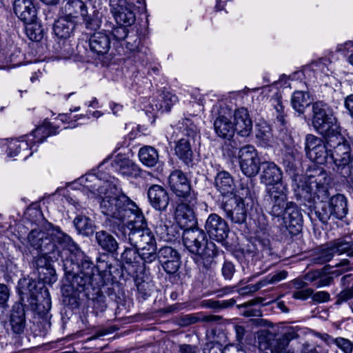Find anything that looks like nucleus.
<instances>
[{"label":"nucleus","instance_id":"nucleus-1","mask_svg":"<svg viewBox=\"0 0 353 353\" xmlns=\"http://www.w3.org/2000/svg\"><path fill=\"white\" fill-rule=\"evenodd\" d=\"M330 179L325 170L316 174L308 176L294 174L292 187L297 201L306 204L314 205L327 202L330 198L328 190Z\"/></svg>","mask_w":353,"mask_h":353},{"label":"nucleus","instance_id":"nucleus-2","mask_svg":"<svg viewBox=\"0 0 353 353\" xmlns=\"http://www.w3.org/2000/svg\"><path fill=\"white\" fill-rule=\"evenodd\" d=\"M101 212L108 216L123 221L131 214H138L137 205L117 188L108 182L97 190Z\"/></svg>","mask_w":353,"mask_h":353},{"label":"nucleus","instance_id":"nucleus-3","mask_svg":"<svg viewBox=\"0 0 353 353\" xmlns=\"http://www.w3.org/2000/svg\"><path fill=\"white\" fill-rule=\"evenodd\" d=\"M18 292L20 301L28 307L38 316L47 319L48 314L51 308V299L48 289L42 285L38 286L34 280L23 279L18 284Z\"/></svg>","mask_w":353,"mask_h":353},{"label":"nucleus","instance_id":"nucleus-4","mask_svg":"<svg viewBox=\"0 0 353 353\" xmlns=\"http://www.w3.org/2000/svg\"><path fill=\"white\" fill-rule=\"evenodd\" d=\"M183 241L185 248L199 256L197 263L206 270L210 268L216 254V245L209 241L205 232L198 228H185L183 232Z\"/></svg>","mask_w":353,"mask_h":353},{"label":"nucleus","instance_id":"nucleus-5","mask_svg":"<svg viewBox=\"0 0 353 353\" xmlns=\"http://www.w3.org/2000/svg\"><path fill=\"white\" fill-rule=\"evenodd\" d=\"M134 216L137 219L130 221L127 225L119 223L117 231L114 230L116 235L125 238L139 250L156 243L154 234L142 221L143 216L138 213Z\"/></svg>","mask_w":353,"mask_h":353},{"label":"nucleus","instance_id":"nucleus-6","mask_svg":"<svg viewBox=\"0 0 353 353\" xmlns=\"http://www.w3.org/2000/svg\"><path fill=\"white\" fill-rule=\"evenodd\" d=\"M325 141L330 148V159L334 163L333 170L344 178L349 176L352 155L348 141L341 132L325 139Z\"/></svg>","mask_w":353,"mask_h":353},{"label":"nucleus","instance_id":"nucleus-7","mask_svg":"<svg viewBox=\"0 0 353 353\" xmlns=\"http://www.w3.org/2000/svg\"><path fill=\"white\" fill-rule=\"evenodd\" d=\"M312 126L325 139L341 132L337 119L329 105L323 101H316L312 103Z\"/></svg>","mask_w":353,"mask_h":353},{"label":"nucleus","instance_id":"nucleus-8","mask_svg":"<svg viewBox=\"0 0 353 353\" xmlns=\"http://www.w3.org/2000/svg\"><path fill=\"white\" fill-rule=\"evenodd\" d=\"M328 204L326 202L320 206H315V214L323 223H327L332 216L337 219H343L348 212L347 199L344 195L337 194L329 198Z\"/></svg>","mask_w":353,"mask_h":353},{"label":"nucleus","instance_id":"nucleus-9","mask_svg":"<svg viewBox=\"0 0 353 353\" xmlns=\"http://www.w3.org/2000/svg\"><path fill=\"white\" fill-rule=\"evenodd\" d=\"M288 203V188L285 185L266 188L263 205L271 215L276 217L283 215Z\"/></svg>","mask_w":353,"mask_h":353},{"label":"nucleus","instance_id":"nucleus-10","mask_svg":"<svg viewBox=\"0 0 353 353\" xmlns=\"http://www.w3.org/2000/svg\"><path fill=\"white\" fill-rule=\"evenodd\" d=\"M77 261H79L80 267L77 275L71 280V288L76 291H82L87 285H92L99 275L95 274L97 271L93 263L85 256L82 252V256L75 254Z\"/></svg>","mask_w":353,"mask_h":353},{"label":"nucleus","instance_id":"nucleus-11","mask_svg":"<svg viewBox=\"0 0 353 353\" xmlns=\"http://www.w3.org/2000/svg\"><path fill=\"white\" fill-rule=\"evenodd\" d=\"M58 247L52 250L40 252V255L35 257L34 263L37 268L39 278L46 283H53L57 281L56 272L52 263L59 256Z\"/></svg>","mask_w":353,"mask_h":353},{"label":"nucleus","instance_id":"nucleus-12","mask_svg":"<svg viewBox=\"0 0 353 353\" xmlns=\"http://www.w3.org/2000/svg\"><path fill=\"white\" fill-rule=\"evenodd\" d=\"M240 168L248 177L256 176L260 170L261 161L255 148L251 145L242 147L239 152Z\"/></svg>","mask_w":353,"mask_h":353},{"label":"nucleus","instance_id":"nucleus-13","mask_svg":"<svg viewBox=\"0 0 353 353\" xmlns=\"http://www.w3.org/2000/svg\"><path fill=\"white\" fill-rule=\"evenodd\" d=\"M323 139L313 134H308L305 139V152L307 157L318 164H324L330 158V149Z\"/></svg>","mask_w":353,"mask_h":353},{"label":"nucleus","instance_id":"nucleus-14","mask_svg":"<svg viewBox=\"0 0 353 353\" xmlns=\"http://www.w3.org/2000/svg\"><path fill=\"white\" fill-rule=\"evenodd\" d=\"M226 217L234 223H244L247 217L245 203L241 196L234 195L226 199L222 205Z\"/></svg>","mask_w":353,"mask_h":353},{"label":"nucleus","instance_id":"nucleus-15","mask_svg":"<svg viewBox=\"0 0 353 353\" xmlns=\"http://www.w3.org/2000/svg\"><path fill=\"white\" fill-rule=\"evenodd\" d=\"M60 13L75 22L79 18H82L84 21L90 26L92 25V22H95V20L90 21L87 6L82 0H63L61 3Z\"/></svg>","mask_w":353,"mask_h":353},{"label":"nucleus","instance_id":"nucleus-16","mask_svg":"<svg viewBox=\"0 0 353 353\" xmlns=\"http://www.w3.org/2000/svg\"><path fill=\"white\" fill-rule=\"evenodd\" d=\"M204 228L209 236L219 242L224 241L230 231L227 222L214 213L208 216Z\"/></svg>","mask_w":353,"mask_h":353},{"label":"nucleus","instance_id":"nucleus-17","mask_svg":"<svg viewBox=\"0 0 353 353\" xmlns=\"http://www.w3.org/2000/svg\"><path fill=\"white\" fill-rule=\"evenodd\" d=\"M111 12L118 23L130 26L135 21L134 5L126 0H110Z\"/></svg>","mask_w":353,"mask_h":353},{"label":"nucleus","instance_id":"nucleus-18","mask_svg":"<svg viewBox=\"0 0 353 353\" xmlns=\"http://www.w3.org/2000/svg\"><path fill=\"white\" fill-rule=\"evenodd\" d=\"M168 184L171 190L176 196L185 199L191 197L190 181L185 175L180 170L172 171L168 178Z\"/></svg>","mask_w":353,"mask_h":353},{"label":"nucleus","instance_id":"nucleus-19","mask_svg":"<svg viewBox=\"0 0 353 353\" xmlns=\"http://www.w3.org/2000/svg\"><path fill=\"white\" fill-rule=\"evenodd\" d=\"M180 254L171 246L161 247L158 251V259L163 270L169 274L176 273L180 266Z\"/></svg>","mask_w":353,"mask_h":353},{"label":"nucleus","instance_id":"nucleus-20","mask_svg":"<svg viewBox=\"0 0 353 353\" xmlns=\"http://www.w3.org/2000/svg\"><path fill=\"white\" fill-rule=\"evenodd\" d=\"M194 199L191 196L183 199L176 208L175 219L183 228L192 227L195 222L193 210Z\"/></svg>","mask_w":353,"mask_h":353},{"label":"nucleus","instance_id":"nucleus-21","mask_svg":"<svg viewBox=\"0 0 353 353\" xmlns=\"http://www.w3.org/2000/svg\"><path fill=\"white\" fill-rule=\"evenodd\" d=\"M11 334L20 337L24 334L26 328L25 307L20 303H15L12 309L9 320Z\"/></svg>","mask_w":353,"mask_h":353},{"label":"nucleus","instance_id":"nucleus-22","mask_svg":"<svg viewBox=\"0 0 353 353\" xmlns=\"http://www.w3.org/2000/svg\"><path fill=\"white\" fill-rule=\"evenodd\" d=\"M261 182L268 187L283 185L282 184L283 172L274 163L265 161L262 163Z\"/></svg>","mask_w":353,"mask_h":353},{"label":"nucleus","instance_id":"nucleus-23","mask_svg":"<svg viewBox=\"0 0 353 353\" xmlns=\"http://www.w3.org/2000/svg\"><path fill=\"white\" fill-rule=\"evenodd\" d=\"M282 216L285 227L290 230H290L291 232H299L301 230L303 216L301 210L296 203L291 201L288 203Z\"/></svg>","mask_w":353,"mask_h":353},{"label":"nucleus","instance_id":"nucleus-24","mask_svg":"<svg viewBox=\"0 0 353 353\" xmlns=\"http://www.w3.org/2000/svg\"><path fill=\"white\" fill-rule=\"evenodd\" d=\"M150 205L157 210L165 211L170 202L167 190L161 185H153L148 191Z\"/></svg>","mask_w":353,"mask_h":353},{"label":"nucleus","instance_id":"nucleus-25","mask_svg":"<svg viewBox=\"0 0 353 353\" xmlns=\"http://www.w3.org/2000/svg\"><path fill=\"white\" fill-rule=\"evenodd\" d=\"M28 241L32 248L39 252L57 248V245L51 241L50 233L47 234L41 230H32L28 236Z\"/></svg>","mask_w":353,"mask_h":353},{"label":"nucleus","instance_id":"nucleus-26","mask_svg":"<svg viewBox=\"0 0 353 353\" xmlns=\"http://www.w3.org/2000/svg\"><path fill=\"white\" fill-rule=\"evenodd\" d=\"M13 9L15 14L24 23L34 22L37 17V9L33 0H14Z\"/></svg>","mask_w":353,"mask_h":353},{"label":"nucleus","instance_id":"nucleus-27","mask_svg":"<svg viewBox=\"0 0 353 353\" xmlns=\"http://www.w3.org/2000/svg\"><path fill=\"white\" fill-rule=\"evenodd\" d=\"M234 131L241 137H248L252 130V121L247 109L239 108L234 113Z\"/></svg>","mask_w":353,"mask_h":353},{"label":"nucleus","instance_id":"nucleus-28","mask_svg":"<svg viewBox=\"0 0 353 353\" xmlns=\"http://www.w3.org/2000/svg\"><path fill=\"white\" fill-rule=\"evenodd\" d=\"M51 241L56 245L63 250H68L70 253L77 254L79 256H82V251L78 245L72 241L71 237L63 232L59 228H52L50 232Z\"/></svg>","mask_w":353,"mask_h":353},{"label":"nucleus","instance_id":"nucleus-29","mask_svg":"<svg viewBox=\"0 0 353 353\" xmlns=\"http://www.w3.org/2000/svg\"><path fill=\"white\" fill-rule=\"evenodd\" d=\"M89 46L90 50L97 56L106 54L110 49V39L105 32H94L90 37Z\"/></svg>","mask_w":353,"mask_h":353},{"label":"nucleus","instance_id":"nucleus-30","mask_svg":"<svg viewBox=\"0 0 353 353\" xmlns=\"http://www.w3.org/2000/svg\"><path fill=\"white\" fill-rule=\"evenodd\" d=\"M121 261L123 263L124 268L129 272L130 274H134L138 272L140 267V253L136 248H127L122 252Z\"/></svg>","mask_w":353,"mask_h":353},{"label":"nucleus","instance_id":"nucleus-31","mask_svg":"<svg viewBox=\"0 0 353 353\" xmlns=\"http://www.w3.org/2000/svg\"><path fill=\"white\" fill-rule=\"evenodd\" d=\"M214 186L223 195L232 194L235 183L232 175L226 171L219 172L214 179Z\"/></svg>","mask_w":353,"mask_h":353},{"label":"nucleus","instance_id":"nucleus-32","mask_svg":"<svg viewBox=\"0 0 353 353\" xmlns=\"http://www.w3.org/2000/svg\"><path fill=\"white\" fill-rule=\"evenodd\" d=\"M75 23L73 20L61 14L54 23L53 31L54 34L60 39H68L74 30Z\"/></svg>","mask_w":353,"mask_h":353},{"label":"nucleus","instance_id":"nucleus-33","mask_svg":"<svg viewBox=\"0 0 353 353\" xmlns=\"http://www.w3.org/2000/svg\"><path fill=\"white\" fill-rule=\"evenodd\" d=\"M216 134L223 139H230L234 133V128L230 119L225 115H219L214 121Z\"/></svg>","mask_w":353,"mask_h":353},{"label":"nucleus","instance_id":"nucleus-34","mask_svg":"<svg viewBox=\"0 0 353 353\" xmlns=\"http://www.w3.org/2000/svg\"><path fill=\"white\" fill-rule=\"evenodd\" d=\"M116 171L123 175H132L136 174L137 166L129 159L117 155L112 163Z\"/></svg>","mask_w":353,"mask_h":353},{"label":"nucleus","instance_id":"nucleus-35","mask_svg":"<svg viewBox=\"0 0 353 353\" xmlns=\"http://www.w3.org/2000/svg\"><path fill=\"white\" fill-rule=\"evenodd\" d=\"M175 153L185 165L189 166L192 163L193 152L189 140L181 139L175 146Z\"/></svg>","mask_w":353,"mask_h":353},{"label":"nucleus","instance_id":"nucleus-36","mask_svg":"<svg viewBox=\"0 0 353 353\" xmlns=\"http://www.w3.org/2000/svg\"><path fill=\"white\" fill-rule=\"evenodd\" d=\"M95 238L99 245H100L103 250L108 252H114L117 251L119 248L116 239L104 230L97 232Z\"/></svg>","mask_w":353,"mask_h":353},{"label":"nucleus","instance_id":"nucleus-37","mask_svg":"<svg viewBox=\"0 0 353 353\" xmlns=\"http://www.w3.org/2000/svg\"><path fill=\"white\" fill-rule=\"evenodd\" d=\"M139 157L142 163L148 167H153L159 161V153L152 146L145 145L141 148Z\"/></svg>","mask_w":353,"mask_h":353},{"label":"nucleus","instance_id":"nucleus-38","mask_svg":"<svg viewBox=\"0 0 353 353\" xmlns=\"http://www.w3.org/2000/svg\"><path fill=\"white\" fill-rule=\"evenodd\" d=\"M178 101V97L170 92H163L161 95L160 102L152 104V110L163 112L170 110L172 106Z\"/></svg>","mask_w":353,"mask_h":353},{"label":"nucleus","instance_id":"nucleus-39","mask_svg":"<svg viewBox=\"0 0 353 353\" xmlns=\"http://www.w3.org/2000/svg\"><path fill=\"white\" fill-rule=\"evenodd\" d=\"M334 254L341 255L347 254L350 257H353V242L347 241L345 238H339L330 242Z\"/></svg>","mask_w":353,"mask_h":353},{"label":"nucleus","instance_id":"nucleus-40","mask_svg":"<svg viewBox=\"0 0 353 353\" xmlns=\"http://www.w3.org/2000/svg\"><path fill=\"white\" fill-rule=\"evenodd\" d=\"M75 255V253H70V256L63 261V266L65 274L70 283L72 279H73V276L77 275V273L80 267L79 261H77ZM65 288H71V285L69 286H65Z\"/></svg>","mask_w":353,"mask_h":353},{"label":"nucleus","instance_id":"nucleus-41","mask_svg":"<svg viewBox=\"0 0 353 353\" xmlns=\"http://www.w3.org/2000/svg\"><path fill=\"white\" fill-rule=\"evenodd\" d=\"M309 103V95L307 93L303 91H296L293 93L291 104L293 109L299 114L304 112L305 108Z\"/></svg>","mask_w":353,"mask_h":353},{"label":"nucleus","instance_id":"nucleus-42","mask_svg":"<svg viewBox=\"0 0 353 353\" xmlns=\"http://www.w3.org/2000/svg\"><path fill=\"white\" fill-rule=\"evenodd\" d=\"M74 224L79 233L84 236H89L94 232L93 223L85 216H77Z\"/></svg>","mask_w":353,"mask_h":353},{"label":"nucleus","instance_id":"nucleus-43","mask_svg":"<svg viewBox=\"0 0 353 353\" xmlns=\"http://www.w3.org/2000/svg\"><path fill=\"white\" fill-rule=\"evenodd\" d=\"M316 253L312 258V261L319 265L330 261L335 255L330 245L327 243L315 252Z\"/></svg>","mask_w":353,"mask_h":353},{"label":"nucleus","instance_id":"nucleus-44","mask_svg":"<svg viewBox=\"0 0 353 353\" xmlns=\"http://www.w3.org/2000/svg\"><path fill=\"white\" fill-rule=\"evenodd\" d=\"M298 334L293 327H290L278 340V347L272 350V353H285V347L290 341L297 338Z\"/></svg>","mask_w":353,"mask_h":353},{"label":"nucleus","instance_id":"nucleus-45","mask_svg":"<svg viewBox=\"0 0 353 353\" xmlns=\"http://www.w3.org/2000/svg\"><path fill=\"white\" fill-rule=\"evenodd\" d=\"M28 150L29 145L26 141L12 139L8 143L7 154L9 157H14L22 152L26 158L27 156L26 152Z\"/></svg>","mask_w":353,"mask_h":353},{"label":"nucleus","instance_id":"nucleus-46","mask_svg":"<svg viewBox=\"0 0 353 353\" xmlns=\"http://www.w3.org/2000/svg\"><path fill=\"white\" fill-rule=\"evenodd\" d=\"M221 316L216 315L188 314L183 317V322L186 325L194 324L197 322H211L219 321Z\"/></svg>","mask_w":353,"mask_h":353},{"label":"nucleus","instance_id":"nucleus-47","mask_svg":"<svg viewBox=\"0 0 353 353\" xmlns=\"http://www.w3.org/2000/svg\"><path fill=\"white\" fill-rule=\"evenodd\" d=\"M140 261L143 263H150L158 259V252H157V243H153L146 248L140 249Z\"/></svg>","mask_w":353,"mask_h":353},{"label":"nucleus","instance_id":"nucleus-48","mask_svg":"<svg viewBox=\"0 0 353 353\" xmlns=\"http://www.w3.org/2000/svg\"><path fill=\"white\" fill-rule=\"evenodd\" d=\"M171 227L172 221L167 220L165 215L162 216L161 221L156 227V232L161 239H164L165 241H169L171 239V236H170Z\"/></svg>","mask_w":353,"mask_h":353},{"label":"nucleus","instance_id":"nucleus-49","mask_svg":"<svg viewBox=\"0 0 353 353\" xmlns=\"http://www.w3.org/2000/svg\"><path fill=\"white\" fill-rule=\"evenodd\" d=\"M26 30L28 37L33 41H40L43 38V30L40 26L33 22L27 23Z\"/></svg>","mask_w":353,"mask_h":353},{"label":"nucleus","instance_id":"nucleus-50","mask_svg":"<svg viewBox=\"0 0 353 353\" xmlns=\"http://www.w3.org/2000/svg\"><path fill=\"white\" fill-rule=\"evenodd\" d=\"M55 50L59 57L64 59L70 58L74 53V49L72 48L70 43L65 41V39L57 43V47L55 48Z\"/></svg>","mask_w":353,"mask_h":353},{"label":"nucleus","instance_id":"nucleus-51","mask_svg":"<svg viewBox=\"0 0 353 353\" xmlns=\"http://www.w3.org/2000/svg\"><path fill=\"white\" fill-rule=\"evenodd\" d=\"M256 137L264 144L270 143L272 139V133L270 127L267 124L259 125L256 130Z\"/></svg>","mask_w":353,"mask_h":353},{"label":"nucleus","instance_id":"nucleus-52","mask_svg":"<svg viewBox=\"0 0 353 353\" xmlns=\"http://www.w3.org/2000/svg\"><path fill=\"white\" fill-rule=\"evenodd\" d=\"M236 303L234 299H231L226 301H214L208 300L204 303V305L208 308L213 309L214 310H219L223 308H227L233 306Z\"/></svg>","mask_w":353,"mask_h":353},{"label":"nucleus","instance_id":"nucleus-53","mask_svg":"<svg viewBox=\"0 0 353 353\" xmlns=\"http://www.w3.org/2000/svg\"><path fill=\"white\" fill-rule=\"evenodd\" d=\"M333 343L344 353H352L353 343L347 339L337 337L333 339Z\"/></svg>","mask_w":353,"mask_h":353},{"label":"nucleus","instance_id":"nucleus-54","mask_svg":"<svg viewBox=\"0 0 353 353\" xmlns=\"http://www.w3.org/2000/svg\"><path fill=\"white\" fill-rule=\"evenodd\" d=\"M274 108L277 112L276 121L282 127L281 130H284L286 124V121L285 120L284 107L279 98L276 99Z\"/></svg>","mask_w":353,"mask_h":353},{"label":"nucleus","instance_id":"nucleus-55","mask_svg":"<svg viewBox=\"0 0 353 353\" xmlns=\"http://www.w3.org/2000/svg\"><path fill=\"white\" fill-rule=\"evenodd\" d=\"M352 299H353V285L344 289L336 295L335 304L341 305Z\"/></svg>","mask_w":353,"mask_h":353},{"label":"nucleus","instance_id":"nucleus-56","mask_svg":"<svg viewBox=\"0 0 353 353\" xmlns=\"http://www.w3.org/2000/svg\"><path fill=\"white\" fill-rule=\"evenodd\" d=\"M125 26H118L112 30V35L115 39L120 41L130 39V37L128 36V30Z\"/></svg>","mask_w":353,"mask_h":353},{"label":"nucleus","instance_id":"nucleus-57","mask_svg":"<svg viewBox=\"0 0 353 353\" xmlns=\"http://www.w3.org/2000/svg\"><path fill=\"white\" fill-rule=\"evenodd\" d=\"M235 272L234 265L232 263L225 261L222 267V275L225 279L231 280Z\"/></svg>","mask_w":353,"mask_h":353},{"label":"nucleus","instance_id":"nucleus-58","mask_svg":"<svg viewBox=\"0 0 353 353\" xmlns=\"http://www.w3.org/2000/svg\"><path fill=\"white\" fill-rule=\"evenodd\" d=\"M106 307L107 305L104 296H100L93 300V309L97 314L105 311Z\"/></svg>","mask_w":353,"mask_h":353},{"label":"nucleus","instance_id":"nucleus-59","mask_svg":"<svg viewBox=\"0 0 353 353\" xmlns=\"http://www.w3.org/2000/svg\"><path fill=\"white\" fill-rule=\"evenodd\" d=\"M313 290L311 288L295 290L292 292V297L296 299L305 300L312 295Z\"/></svg>","mask_w":353,"mask_h":353},{"label":"nucleus","instance_id":"nucleus-60","mask_svg":"<svg viewBox=\"0 0 353 353\" xmlns=\"http://www.w3.org/2000/svg\"><path fill=\"white\" fill-rule=\"evenodd\" d=\"M203 353H222L221 345L213 341L208 342L203 347Z\"/></svg>","mask_w":353,"mask_h":353},{"label":"nucleus","instance_id":"nucleus-61","mask_svg":"<svg viewBox=\"0 0 353 353\" xmlns=\"http://www.w3.org/2000/svg\"><path fill=\"white\" fill-rule=\"evenodd\" d=\"M10 297V290L8 287L0 283V305L3 307L6 306V303Z\"/></svg>","mask_w":353,"mask_h":353},{"label":"nucleus","instance_id":"nucleus-62","mask_svg":"<svg viewBox=\"0 0 353 353\" xmlns=\"http://www.w3.org/2000/svg\"><path fill=\"white\" fill-rule=\"evenodd\" d=\"M313 301L323 303L330 300V294L327 292L320 291L314 294L312 296Z\"/></svg>","mask_w":353,"mask_h":353},{"label":"nucleus","instance_id":"nucleus-63","mask_svg":"<svg viewBox=\"0 0 353 353\" xmlns=\"http://www.w3.org/2000/svg\"><path fill=\"white\" fill-rule=\"evenodd\" d=\"M287 275L288 272L285 270L279 271L270 276L268 283H274L279 282L280 281L285 279Z\"/></svg>","mask_w":353,"mask_h":353},{"label":"nucleus","instance_id":"nucleus-64","mask_svg":"<svg viewBox=\"0 0 353 353\" xmlns=\"http://www.w3.org/2000/svg\"><path fill=\"white\" fill-rule=\"evenodd\" d=\"M198 347L195 345L189 344H183L179 345V352L181 353H197Z\"/></svg>","mask_w":353,"mask_h":353}]
</instances>
